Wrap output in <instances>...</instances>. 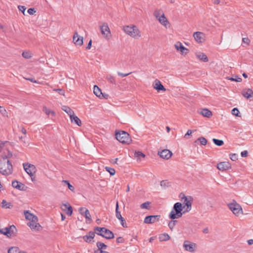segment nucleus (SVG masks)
<instances>
[{"label": "nucleus", "mask_w": 253, "mask_h": 253, "mask_svg": "<svg viewBox=\"0 0 253 253\" xmlns=\"http://www.w3.org/2000/svg\"><path fill=\"white\" fill-rule=\"evenodd\" d=\"M180 197L184 206L182 207V204L179 202L174 205L172 211L169 214V217L171 219L181 217L183 213L188 212L191 210L193 198L191 196H185L184 194Z\"/></svg>", "instance_id": "nucleus-1"}, {"label": "nucleus", "mask_w": 253, "mask_h": 253, "mask_svg": "<svg viewBox=\"0 0 253 253\" xmlns=\"http://www.w3.org/2000/svg\"><path fill=\"white\" fill-rule=\"evenodd\" d=\"M13 166L7 156L0 157V173L5 176L12 173Z\"/></svg>", "instance_id": "nucleus-2"}, {"label": "nucleus", "mask_w": 253, "mask_h": 253, "mask_svg": "<svg viewBox=\"0 0 253 253\" xmlns=\"http://www.w3.org/2000/svg\"><path fill=\"white\" fill-rule=\"evenodd\" d=\"M123 30L125 33L133 38L138 39L141 37L140 31L134 25L125 26L123 28Z\"/></svg>", "instance_id": "nucleus-3"}, {"label": "nucleus", "mask_w": 253, "mask_h": 253, "mask_svg": "<svg viewBox=\"0 0 253 253\" xmlns=\"http://www.w3.org/2000/svg\"><path fill=\"white\" fill-rule=\"evenodd\" d=\"M115 135L116 139L122 143L128 144L131 141L129 134L126 131L116 132Z\"/></svg>", "instance_id": "nucleus-4"}, {"label": "nucleus", "mask_w": 253, "mask_h": 253, "mask_svg": "<svg viewBox=\"0 0 253 253\" xmlns=\"http://www.w3.org/2000/svg\"><path fill=\"white\" fill-rule=\"evenodd\" d=\"M94 230L98 235L106 239H113L114 237L112 232L104 227H96Z\"/></svg>", "instance_id": "nucleus-5"}, {"label": "nucleus", "mask_w": 253, "mask_h": 253, "mask_svg": "<svg viewBox=\"0 0 253 253\" xmlns=\"http://www.w3.org/2000/svg\"><path fill=\"white\" fill-rule=\"evenodd\" d=\"M228 207L233 213L236 216L243 214V210L241 206L235 201H233L231 203H229Z\"/></svg>", "instance_id": "nucleus-6"}, {"label": "nucleus", "mask_w": 253, "mask_h": 253, "mask_svg": "<svg viewBox=\"0 0 253 253\" xmlns=\"http://www.w3.org/2000/svg\"><path fill=\"white\" fill-rule=\"evenodd\" d=\"M16 228L13 225L0 229V233L5 235L8 238L15 236L16 233Z\"/></svg>", "instance_id": "nucleus-7"}, {"label": "nucleus", "mask_w": 253, "mask_h": 253, "mask_svg": "<svg viewBox=\"0 0 253 253\" xmlns=\"http://www.w3.org/2000/svg\"><path fill=\"white\" fill-rule=\"evenodd\" d=\"M183 248L185 251L194 253L197 249V245L196 243L188 240H185L183 244Z\"/></svg>", "instance_id": "nucleus-8"}, {"label": "nucleus", "mask_w": 253, "mask_h": 253, "mask_svg": "<svg viewBox=\"0 0 253 253\" xmlns=\"http://www.w3.org/2000/svg\"><path fill=\"white\" fill-rule=\"evenodd\" d=\"M23 166L25 171L32 177V180L33 181L32 177L35 175L37 171L36 167L33 165L28 163H24Z\"/></svg>", "instance_id": "nucleus-9"}, {"label": "nucleus", "mask_w": 253, "mask_h": 253, "mask_svg": "<svg viewBox=\"0 0 253 253\" xmlns=\"http://www.w3.org/2000/svg\"><path fill=\"white\" fill-rule=\"evenodd\" d=\"M101 32L103 37L106 39H110L111 37V33L108 24L104 23L100 26Z\"/></svg>", "instance_id": "nucleus-10"}, {"label": "nucleus", "mask_w": 253, "mask_h": 253, "mask_svg": "<svg viewBox=\"0 0 253 253\" xmlns=\"http://www.w3.org/2000/svg\"><path fill=\"white\" fill-rule=\"evenodd\" d=\"M174 47L176 50L180 52L181 54L183 55H186L189 52V50L184 47L179 42H176L175 43Z\"/></svg>", "instance_id": "nucleus-11"}, {"label": "nucleus", "mask_w": 253, "mask_h": 253, "mask_svg": "<svg viewBox=\"0 0 253 253\" xmlns=\"http://www.w3.org/2000/svg\"><path fill=\"white\" fill-rule=\"evenodd\" d=\"M160 215H149L146 216L144 220V223L146 224H152L158 221L160 218Z\"/></svg>", "instance_id": "nucleus-12"}, {"label": "nucleus", "mask_w": 253, "mask_h": 253, "mask_svg": "<svg viewBox=\"0 0 253 253\" xmlns=\"http://www.w3.org/2000/svg\"><path fill=\"white\" fill-rule=\"evenodd\" d=\"M193 37L198 43H202L205 41V35L202 32H195Z\"/></svg>", "instance_id": "nucleus-13"}, {"label": "nucleus", "mask_w": 253, "mask_h": 253, "mask_svg": "<svg viewBox=\"0 0 253 253\" xmlns=\"http://www.w3.org/2000/svg\"><path fill=\"white\" fill-rule=\"evenodd\" d=\"M79 211L85 218L86 222H87V221H90L91 220L90 214L87 209L83 207L80 208L79 209Z\"/></svg>", "instance_id": "nucleus-14"}, {"label": "nucleus", "mask_w": 253, "mask_h": 253, "mask_svg": "<svg viewBox=\"0 0 253 253\" xmlns=\"http://www.w3.org/2000/svg\"><path fill=\"white\" fill-rule=\"evenodd\" d=\"M62 210L66 212V213L71 216L73 213V209L72 207L68 203L62 204L61 207Z\"/></svg>", "instance_id": "nucleus-15"}, {"label": "nucleus", "mask_w": 253, "mask_h": 253, "mask_svg": "<svg viewBox=\"0 0 253 253\" xmlns=\"http://www.w3.org/2000/svg\"><path fill=\"white\" fill-rule=\"evenodd\" d=\"M158 154L162 158L168 160L172 156V153L168 149H164L159 152Z\"/></svg>", "instance_id": "nucleus-16"}, {"label": "nucleus", "mask_w": 253, "mask_h": 253, "mask_svg": "<svg viewBox=\"0 0 253 253\" xmlns=\"http://www.w3.org/2000/svg\"><path fill=\"white\" fill-rule=\"evenodd\" d=\"M73 42L76 45L81 46L83 43V38L75 32L73 37Z\"/></svg>", "instance_id": "nucleus-17"}, {"label": "nucleus", "mask_w": 253, "mask_h": 253, "mask_svg": "<svg viewBox=\"0 0 253 253\" xmlns=\"http://www.w3.org/2000/svg\"><path fill=\"white\" fill-rule=\"evenodd\" d=\"M242 94L247 99H253V91L250 88L243 89L242 91Z\"/></svg>", "instance_id": "nucleus-18"}, {"label": "nucleus", "mask_w": 253, "mask_h": 253, "mask_svg": "<svg viewBox=\"0 0 253 253\" xmlns=\"http://www.w3.org/2000/svg\"><path fill=\"white\" fill-rule=\"evenodd\" d=\"M93 92L94 94L100 98H107V94H103L101 89L97 86L94 85L93 87Z\"/></svg>", "instance_id": "nucleus-19"}, {"label": "nucleus", "mask_w": 253, "mask_h": 253, "mask_svg": "<svg viewBox=\"0 0 253 253\" xmlns=\"http://www.w3.org/2000/svg\"><path fill=\"white\" fill-rule=\"evenodd\" d=\"M38 221V218L37 217L36 219H34L32 220L29 221L27 224L31 229L38 230L41 226Z\"/></svg>", "instance_id": "nucleus-20"}, {"label": "nucleus", "mask_w": 253, "mask_h": 253, "mask_svg": "<svg viewBox=\"0 0 253 253\" xmlns=\"http://www.w3.org/2000/svg\"><path fill=\"white\" fill-rule=\"evenodd\" d=\"M217 169L219 170L223 171L231 168L230 164L227 162H223L219 163L217 166Z\"/></svg>", "instance_id": "nucleus-21"}, {"label": "nucleus", "mask_w": 253, "mask_h": 253, "mask_svg": "<svg viewBox=\"0 0 253 253\" xmlns=\"http://www.w3.org/2000/svg\"><path fill=\"white\" fill-rule=\"evenodd\" d=\"M12 186L13 188L18 189L19 190H23L25 188L24 184L16 180L12 181Z\"/></svg>", "instance_id": "nucleus-22"}, {"label": "nucleus", "mask_w": 253, "mask_h": 253, "mask_svg": "<svg viewBox=\"0 0 253 253\" xmlns=\"http://www.w3.org/2000/svg\"><path fill=\"white\" fill-rule=\"evenodd\" d=\"M70 118L72 123L76 124L78 126H81L82 122L81 120L75 115V113L70 116Z\"/></svg>", "instance_id": "nucleus-23"}, {"label": "nucleus", "mask_w": 253, "mask_h": 253, "mask_svg": "<svg viewBox=\"0 0 253 253\" xmlns=\"http://www.w3.org/2000/svg\"><path fill=\"white\" fill-rule=\"evenodd\" d=\"M24 214L25 218L29 221L32 220L34 219H36V218H37V216L31 213L29 211H25Z\"/></svg>", "instance_id": "nucleus-24"}, {"label": "nucleus", "mask_w": 253, "mask_h": 253, "mask_svg": "<svg viewBox=\"0 0 253 253\" xmlns=\"http://www.w3.org/2000/svg\"><path fill=\"white\" fill-rule=\"evenodd\" d=\"M157 20L162 25L165 26L166 28H168V25H169V23L167 18L165 17V14L158 18Z\"/></svg>", "instance_id": "nucleus-25"}, {"label": "nucleus", "mask_w": 253, "mask_h": 253, "mask_svg": "<svg viewBox=\"0 0 253 253\" xmlns=\"http://www.w3.org/2000/svg\"><path fill=\"white\" fill-rule=\"evenodd\" d=\"M154 87L158 91H159V90L165 91L166 90V88L162 84L160 81L158 80H155V83L154 84Z\"/></svg>", "instance_id": "nucleus-26"}, {"label": "nucleus", "mask_w": 253, "mask_h": 253, "mask_svg": "<svg viewBox=\"0 0 253 253\" xmlns=\"http://www.w3.org/2000/svg\"><path fill=\"white\" fill-rule=\"evenodd\" d=\"M196 56L198 59L203 62H207L209 61L208 57L204 53L197 52L196 53Z\"/></svg>", "instance_id": "nucleus-27"}, {"label": "nucleus", "mask_w": 253, "mask_h": 253, "mask_svg": "<svg viewBox=\"0 0 253 253\" xmlns=\"http://www.w3.org/2000/svg\"><path fill=\"white\" fill-rule=\"evenodd\" d=\"M95 236L94 233L93 232H89L87 235L84 236L83 239L86 242L90 243L91 240L94 238Z\"/></svg>", "instance_id": "nucleus-28"}, {"label": "nucleus", "mask_w": 253, "mask_h": 253, "mask_svg": "<svg viewBox=\"0 0 253 253\" xmlns=\"http://www.w3.org/2000/svg\"><path fill=\"white\" fill-rule=\"evenodd\" d=\"M201 114L204 117L210 118L212 116V113L208 109H203L201 110Z\"/></svg>", "instance_id": "nucleus-29"}, {"label": "nucleus", "mask_w": 253, "mask_h": 253, "mask_svg": "<svg viewBox=\"0 0 253 253\" xmlns=\"http://www.w3.org/2000/svg\"><path fill=\"white\" fill-rule=\"evenodd\" d=\"M170 239L169 236L167 233H163L159 235V239L160 241H167Z\"/></svg>", "instance_id": "nucleus-30"}, {"label": "nucleus", "mask_w": 253, "mask_h": 253, "mask_svg": "<svg viewBox=\"0 0 253 253\" xmlns=\"http://www.w3.org/2000/svg\"><path fill=\"white\" fill-rule=\"evenodd\" d=\"M62 109L64 111L67 113L69 116H71L72 114H73V113H74V112L70 107L67 106H62Z\"/></svg>", "instance_id": "nucleus-31"}, {"label": "nucleus", "mask_w": 253, "mask_h": 253, "mask_svg": "<svg viewBox=\"0 0 253 253\" xmlns=\"http://www.w3.org/2000/svg\"><path fill=\"white\" fill-rule=\"evenodd\" d=\"M164 14V13L163 10L160 9L155 10L154 12V15L155 16L157 19Z\"/></svg>", "instance_id": "nucleus-32"}, {"label": "nucleus", "mask_w": 253, "mask_h": 253, "mask_svg": "<svg viewBox=\"0 0 253 253\" xmlns=\"http://www.w3.org/2000/svg\"><path fill=\"white\" fill-rule=\"evenodd\" d=\"M116 217L118 219H122L123 217L122 216V215L121 214V212L119 211V204L118 202H117L116 203Z\"/></svg>", "instance_id": "nucleus-33"}, {"label": "nucleus", "mask_w": 253, "mask_h": 253, "mask_svg": "<svg viewBox=\"0 0 253 253\" xmlns=\"http://www.w3.org/2000/svg\"><path fill=\"white\" fill-rule=\"evenodd\" d=\"M43 111L47 115H49L50 114H51L52 116L55 115V112L50 110L49 109H48L46 107L44 106L43 107Z\"/></svg>", "instance_id": "nucleus-34"}, {"label": "nucleus", "mask_w": 253, "mask_h": 253, "mask_svg": "<svg viewBox=\"0 0 253 253\" xmlns=\"http://www.w3.org/2000/svg\"><path fill=\"white\" fill-rule=\"evenodd\" d=\"M20 250L18 248L13 247L8 250V253H19Z\"/></svg>", "instance_id": "nucleus-35"}, {"label": "nucleus", "mask_w": 253, "mask_h": 253, "mask_svg": "<svg viewBox=\"0 0 253 253\" xmlns=\"http://www.w3.org/2000/svg\"><path fill=\"white\" fill-rule=\"evenodd\" d=\"M106 79L110 83L115 84L116 81L115 78L111 75H109L106 77Z\"/></svg>", "instance_id": "nucleus-36"}, {"label": "nucleus", "mask_w": 253, "mask_h": 253, "mask_svg": "<svg viewBox=\"0 0 253 253\" xmlns=\"http://www.w3.org/2000/svg\"><path fill=\"white\" fill-rule=\"evenodd\" d=\"M96 246L98 247V250H102V249H106L107 248V246L104 244L103 243L98 242L96 243Z\"/></svg>", "instance_id": "nucleus-37"}, {"label": "nucleus", "mask_w": 253, "mask_h": 253, "mask_svg": "<svg viewBox=\"0 0 253 253\" xmlns=\"http://www.w3.org/2000/svg\"><path fill=\"white\" fill-rule=\"evenodd\" d=\"M0 113L2 115L3 117H8V113L6 109L2 106L0 107Z\"/></svg>", "instance_id": "nucleus-38"}, {"label": "nucleus", "mask_w": 253, "mask_h": 253, "mask_svg": "<svg viewBox=\"0 0 253 253\" xmlns=\"http://www.w3.org/2000/svg\"><path fill=\"white\" fill-rule=\"evenodd\" d=\"M176 222V220H173V219L169 222L168 226L171 230H173Z\"/></svg>", "instance_id": "nucleus-39"}, {"label": "nucleus", "mask_w": 253, "mask_h": 253, "mask_svg": "<svg viewBox=\"0 0 253 253\" xmlns=\"http://www.w3.org/2000/svg\"><path fill=\"white\" fill-rule=\"evenodd\" d=\"M212 141L215 145L219 146H222L224 143L222 140L217 139L215 138H213L212 139Z\"/></svg>", "instance_id": "nucleus-40"}, {"label": "nucleus", "mask_w": 253, "mask_h": 253, "mask_svg": "<svg viewBox=\"0 0 253 253\" xmlns=\"http://www.w3.org/2000/svg\"><path fill=\"white\" fill-rule=\"evenodd\" d=\"M105 169L111 175H114L115 174V170L113 168L106 167Z\"/></svg>", "instance_id": "nucleus-41"}, {"label": "nucleus", "mask_w": 253, "mask_h": 253, "mask_svg": "<svg viewBox=\"0 0 253 253\" xmlns=\"http://www.w3.org/2000/svg\"><path fill=\"white\" fill-rule=\"evenodd\" d=\"M22 56L26 59H29L32 57V53L29 51H24Z\"/></svg>", "instance_id": "nucleus-42"}, {"label": "nucleus", "mask_w": 253, "mask_h": 253, "mask_svg": "<svg viewBox=\"0 0 253 253\" xmlns=\"http://www.w3.org/2000/svg\"><path fill=\"white\" fill-rule=\"evenodd\" d=\"M198 141H200V143L203 145H206L207 143V139L203 137H201L197 139Z\"/></svg>", "instance_id": "nucleus-43"}, {"label": "nucleus", "mask_w": 253, "mask_h": 253, "mask_svg": "<svg viewBox=\"0 0 253 253\" xmlns=\"http://www.w3.org/2000/svg\"><path fill=\"white\" fill-rule=\"evenodd\" d=\"M150 203L149 202H145L140 205V208L143 209H149V206Z\"/></svg>", "instance_id": "nucleus-44"}, {"label": "nucleus", "mask_w": 253, "mask_h": 253, "mask_svg": "<svg viewBox=\"0 0 253 253\" xmlns=\"http://www.w3.org/2000/svg\"><path fill=\"white\" fill-rule=\"evenodd\" d=\"M2 207L5 208H10V203H7L6 201L3 200L2 203Z\"/></svg>", "instance_id": "nucleus-45"}, {"label": "nucleus", "mask_w": 253, "mask_h": 253, "mask_svg": "<svg viewBox=\"0 0 253 253\" xmlns=\"http://www.w3.org/2000/svg\"><path fill=\"white\" fill-rule=\"evenodd\" d=\"M62 182L66 183L68 185V188L70 190H71L72 191H74V186H73L72 185H71L68 181H67V180H63Z\"/></svg>", "instance_id": "nucleus-46"}, {"label": "nucleus", "mask_w": 253, "mask_h": 253, "mask_svg": "<svg viewBox=\"0 0 253 253\" xmlns=\"http://www.w3.org/2000/svg\"><path fill=\"white\" fill-rule=\"evenodd\" d=\"M228 80L232 81H235L237 82H240L242 81V79L240 77H238V76H236L235 78H229Z\"/></svg>", "instance_id": "nucleus-47"}, {"label": "nucleus", "mask_w": 253, "mask_h": 253, "mask_svg": "<svg viewBox=\"0 0 253 253\" xmlns=\"http://www.w3.org/2000/svg\"><path fill=\"white\" fill-rule=\"evenodd\" d=\"M232 114L236 116H238L239 111L237 108H234L232 110Z\"/></svg>", "instance_id": "nucleus-48"}, {"label": "nucleus", "mask_w": 253, "mask_h": 253, "mask_svg": "<svg viewBox=\"0 0 253 253\" xmlns=\"http://www.w3.org/2000/svg\"><path fill=\"white\" fill-rule=\"evenodd\" d=\"M119 220L120 221L121 224L123 227H124L125 228L127 227V224L125 221V220L124 219V218L123 217L122 219H120Z\"/></svg>", "instance_id": "nucleus-49"}, {"label": "nucleus", "mask_w": 253, "mask_h": 253, "mask_svg": "<svg viewBox=\"0 0 253 253\" xmlns=\"http://www.w3.org/2000/svg\"><path fill=\"white\" fill-rule=\"evenodd\" d=\"M19 10L21 11L24 15H25V11L26 9V8L24 6L19 5L18 7Z\"/></svg>", "instance_id": "nucleus-50"}, {"label": "nucleus", "mask_w": 253, "mask_h": 253, "mask_svg": "<svg viewBox=\"0 0 253 253\" xmlns=\"http://www.w3.org/2000/svg\"><path fill=\"white\" fill-rule=\"evenodd\" d=\"M135 156L136 157H142L144 158L145 157V155L144 154H143L142 152H139V151L135 152Z\"/></svg>", "instance_id": "nucleus-51"}, {"label": "nucleus", "mask_w": 253, "mask_h": 253, "mask_svg": "<svg viewBox=\"0 0 253 253\" xmlns=\"http://www.w3.org/2000/svg\"><path fill=\"white\" fill-rule=\"evenodd\" d=\"M36 11L34 8H30L28 10V13L30 15H33L34 13H36Z\"/></svg>", "instance_id": "nucleus-52"}, {"label": "nucleus", "mask_w": 253, "mask_h": 253, "mask_svg": "<svg viewBox=\"0 0 253 253\" xmlns=\"http://www.w3.org/2000/svg\"><path fill=\"white\" fill-rule=\"evenodd\" d=\"M53 90L58 92L61 95H64V91L61 89H54Z\"/></svg>", "instance_id": "nucleus-53"}, {"label": "nucleus", "mask_w": 253, "mask_h": 253, "mask_svg": "<svg viewBox=\"0 0 253 253\" xmlns=\"http://www.w3.org/2000/svg\"><path fill=\"white\" fill-rule=\"evenodd\" d=\"M130 73H126V74H124L120 72H118V75L120 76H121L122 77H125L129 75Z\"/></svg>", "instance_id": "nucleus-54"}, {"label": "nucleus", "mask_w": 253, "mask_h": 253, "mask_svg": "<svg viewBox=\"0 0 253 253\" xmlns=\"http://www.w3.org/2000/svg\"><path fill=\"white\" fill-rule=\"evenodd\" d=\"M116 242L118 243H122L124 242V239H123V237H119L117 238Z\"/></svg>", "instance_id": "nucleus-55"}, {"label": "nucleus", "mask_w": 253, "mask_h": 253, "mask_svg": "<svg viewBox=\"0 0 253 253\" xmlns=\"http://www.w3.org/2000/svg\"><path fill=\"white\" fill-rule=\"evenodd\" d=\"M242 41L244 43L249 44L250 41L248 38H244L242 39Z\"/></svg>", "instance_id": "nucleus-56"}, {"label": "nucleus", "mask_w": 253, "mask_h": 253, "mask_svg": "<svg viewBox=\"0 0 253 253\" xmlns=\"http://www.w3.org/2000/svg\"><path fill=\"white\" fill-rule=\"evenodd\" d=\"M241 156L243 157H246L248 156V152L247 151H243L241 153Z\"/></svg>", "instance_id": "nucleus-57"}, {"label": "nucleus", "mask_w": 253, "mask_h": 253, "mask_svg": "<svg viewBox=\"0 0 253 253\" xmlns=\"http://www.w3.org/2000/svg\"><path fill=\"white\" fill-rule=\"evenodd\" d=\"M230 159L232 160V161H235L237 159V156L235 154H232L231 155V157H230Z\"/></svg>", "instance_id": "nucleus-58"}, {"label": "nucleus", "mask_w": 253, "mask_h": 253, "mask_svg": "<svg viewBox=\"0 0 253 253\" xmlns=\"http://www.w3.org/2000/svg\"><path fill=\"white\" fill-rule=\"evenodd\" d=\"M192 133V130H188L186 133L185 134L184 137H186L187 135H190Z\"/></svg>", "instance_id": "nucleus-59"}, {"label": "nucleus", "mask_w": 253, "mask_h": 253, "mask_svg": "<svg viewBox=\"0 0 253 253\" xmlns=\"http://www.w3.org/2000/svg\"><path fill=\"white\" fill-rule=\"evenodd\" d=\"M4 145V142L0 141V152H1L2 148L3 147Z\"/></svg>", "instance_id": "nucleus-60"}, {"label": "nucleus", "mask_w": 253, "mask_h": 253, "mask_svg": "<svg viewBox=\"0 0 253 253\" xmlns=\"http://www.w3.org/2000/svg\"><path fill=\"white\" fill-rule=\"evenodd\" d=\"M91 46V41L90 40L89 42H88V44L87 45L86 48L90 49Z\"/></svg>", "instance_id": "nucleus-61"}, {"label": "nucleus", "mask_w": 253, "mask_h": 253, "mask_svg": "<svg viewBox=\"0 0 253 253\" xmlns=\"http://www.w3.org/2000/svg\"><path fill=\"white\" fill-rule=\"evenodd\" d=\"M248 243L249 245H251L253 244V239L249 240L248 241Z\"/></svg>", "instance_id": "nucleus-62"}, {"label": "nucleus", "mask_w": 253, "mask_h": 253, "mask_svg": "<svg viewBox=\"0 0 253 253\" xmlns=\"http://www.w3.org/2000/svg\"><path fill=\"white\" fill-rule=\"evenodd\" d=\"M166 182L165 181H164V180L161 181V183H160L161 186H165L166 185Z\"/></svg>", "instance_id": "nucleus-63"}, {"label": "nucleus", "mask_w": 253, "mask_h": 253, "mask_svg": "<svg viewBox=\"0 0 253 253\" xmlns=\"http://www.w3.org/2000/svg\"><path fill=\"white\" fill-rule=\"evenodd\" d=\"M21 131L23 134H26V129L25 128L22 127L21 129Z\"/></svg>", "instance_id": "nucleus-64"}]
</instances>
